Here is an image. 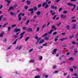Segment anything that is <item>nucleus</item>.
<instances>
[{
	"label": "nucleus",
	"mask_w": 78,
	"mask_h": 78,
	"mask_svg": "<svg viewBox=\"0 0 78 78\" xmlns=\"http://www.w3.org/2000/svg\"><path fill=\"white\" fill-rule=\"evenodd\" d=\"M29 62H34V60H30Z\"/></svg>",
	"instance_id": "cd10ccee"
},
{
	"label": "nucleus",
	"mask_w": 78,
	"mask_h": 78,
	"mask_svg": "<svg viewBox=\"0 0 78 78\" xmlns=\"http://www.w3.org/2000/svg\"><path fill=\"white\" fill-rule=\"evenodd\" d=\"M28 11H33V8H32L29 9Z\"/></svg>",
	"instance_id": "393cba45"
},
{
	"label": "nucleus",
	"mask_w": 78,
	"mask_h": 78,
	"mask_svg": "<svg viewBox=\"0 0 78 78\" xmlns=\"http://www.w3.org/2000/svg\"><path fill=\"white\" fill-rule=\"evenodd\" d=\"M40 39H38V40H37V41L36 42V43H35V44L36 45H37V43H38V42H39V40H40Z\"/></svg>",
	"instance_id": "c9c22d12"
},
{
	"label": "nucleus",
	"mask_w": 78,
	"mask_h": 78,
	"mask_svg": "<svg viewBox=\"0 0 78 78\" xmlns=\"http://www.w3.org/2000/svg\"><path fill=\"white\" fill-rule=\"evenodd\" d=\"M16 26V25L14 24L11 26V27H15Z\"/></svg>",
	"instance_id": "49530a36"
},
{
	"label": "nucleus",
	"mask_w": 78,
	"mask_h": 78,
	"mask_svg": "<svg viewBox=\"0 0 78 78\" xmlns=\"http://www.w3.org/2000/svg\"><path fill=\"white\" fill-rule=\"evenodd\" d=\"M7 41V40L6 39V38H5L3 41V42H6Z\"/></svg>",
	"instance_id": "a18cd8bd"
},
{
	"label": "nucleus",
	"mask_w": 78,
	"mask_h": 78,
	"mask_svg": "<svg viewBox=\"0 0 78 78\" xmlns=\"http://www.w3.org/2000/svg\"><path fill=\"white\" fill-rule=\"evenodd\" d=\"M11 29V27H8V31H10V30Z\"/></svg>",
	"instance_id": "79ce46f5"
},
{
	"label": "nucleus",
	"mask_w": 78,
	"mask_h": 78,
	"mask_svg": "<svg viewBox=\"0 0 78 78\" xmlns=\"http://www.w3.org/2000/svg\"><path fill=\"white\" fill-rule=\"evenodd\" d=\"M26 20V17H25L23 18V20H24V21H25Z\"/></svg>",
	"instance_id": "0e129e2a"
},
{
	"label": "nucleus",
	"mask_w": 78,
	"mask_h": 78,
	"mask_svg": "<svg viewBox=\"0 0 78 78\" xmlns=\"http://www.w3.org/2000/svg\"><path fill=\"white\" fill-rule=\"evenodd\" d=\"M21 20H22V18L20 17H19L18 18V20L20 21Z\"/></svg>",
	"instance_id": "6e6d98bb"
},
{
	"label": "nucleus",
	"mask_w": 78,
	"mask_h": 78,
	"mask_svg": "<svg viewBox=\"0 0 78 78\" xmlns=\"http://www.w3.org/2000/svg\"><path fill=\"white\" fill-rule=\"evenodd\" d=\"M57 34V32H54L53 34L54 35H55V34Z\"/></svg>",
	"instance_id": "5fc2aeb1"
},
{
	"label": "nucleus",
	"mask_w": 78,
	"mask_h": 78,
	"mask_svg": "<svg viewBox=\"0 0 78 78\" xmlns=\"http://www.w3.org/2000/svg\"><path fill=\"white\" fill-rule=\"evenodd\" d=\"M46 4V3L45 2H44V3H43L42 5L43 7H44V6H45Z\"/></svg>",
	"instance_id": "bb28decb"
},
{
	"label": "nucleus",
	"mask_w": 78,
	"mask_h": 78,
	"mask_svg": "<svg viewBox=\"0 0 78 78\" xmlns=\"http://www.w3.org/2000/svg\"><path fill=\"white\" fill-rule=\"evenodd\" d=\"M39 58L40 60H42V59L43 57L42 56H39Z\"/></svg>",
	"instance_id": "09e8293b"
},
{
	"label": "nucleus",
	"mask_w": 78,
	"mask_h": 78,
	"mask_svg": "<svg viewBox=\"0 0 78 78\" xmlns=\"http://www.w3.org/2000/svg\"><path fill=\"white\" fill-rule=\"evenodd\" d=\"M44 41L45 40H42L41 41H40V42L39 43V44H40L44 43Z\"/></svg>",
	"instance_id": "9b49d317"
},
{
	"label": "nucleus",
	"mask_w": 78,
	"mask_h": 78,
	"mask_svg": "<svg viewBox=\"0 0 78 78\" xmlns=\"http://www.w3.org/2000/svg\"><path fill=\"white\" fill-rule=\"evenodd\" d=\"M23 30H27V27H23Z\"/></svg>",
	"instance_id": "e433bc0d"
},
{
	"label": "nucleus",
	"mask_w": 78,
	"mask_h": 78,
	"mask_svg": "<svg viewBox=\"0 0 78 78\" xmlns=\"http://www.w3.org/2000/svg\"><path fill=\"white\" fill-rule=\"evenodd\" d=\"M35 78H40V76H37L35 77Z\"/></svg>",
	"instance_id": "58836bf2"
},
{
	"label": "nucleus",
	"mask_w": 78,
	"mask_h": 78,
	"mask_svg": "<svg viewBox=\"0 0 78 78\" xmlns=\"http://www.w3.org/2000/svg\"><path fill=\"white\" fill-rule=\"evenodd\" d=\"M26 2L27 4V5H30L31 3V2L27 0Z\"/></svg>",
	"instance_id": "f3484780"
},
{
	"label": "nucleus",
	"mask_w": 78,
	"mask_h": 78,
	"mask_svg": "<svg viewBox=\"0 0 78 78\" xmlns=\"http://www.w3.org/2000/svg\"><path fill=\"white\" fill-rule=\"evenodd\" d=\"M41 12L40 11H38L36 12V14L38 15V16L40 15L41 14Z\"/></svg>",
	"instance_id": "2eb2a0df"
},
{
	"label": "nucleus",
	"mask_w": 78,
	"mask_h": 78,
	"mask_svg": "<svg viewBox=\"0 0 78 78\" xmlns=\"http://www.w3.org/2000/svg\"><path fill=\"white\" fill-rule=\"evenodd\" d=\"M37 30L36 31H39V30H40V28L39 27H37Z\"/></svg>",
	"instance_id": "603ef678"
},
{
	"label": "nucleus",
	"mask_w": 78,
	"mask_h": 78,
	"mask_svg": "<svg viewBox=\"0 0 78 78\" xmlns=\"http://www.w3.org/2000/svg\"><path fill=\"white\" fill-rule=\"evenodd\" d=\"M41 6H42V5H41V4L38 5V8H41Z\"/></svg>",
	"instance_id": "2f4dec72"
},
{
	"label": "nucleus",
	"mask_w": 78,
	"mask_h": 78,
	"mask_svg": "<svg viewBox=\"0 0 78 78\" xmlns=\"http://www.w3.org/2000/svg\"><path fill=\"white\" fill-rule=\"evenodd\" d=\"M33 51V49H30L29 51V53H30L31 52V51Z\"/></svg>",
	"instance_id": "72a5a7b5"
},
{
	"label": "nucleus",
	"mask_w": 78,
	"mask_h": 78,
	"mask_svg": "<svg viewBox=\"0 0 78 78\" xmlns=\"http://www.w3.org/2000/svg\"><path fill=\"white\" fill-rule=\"evenodd\" d=\"M73 67L74 69H76V68H77V67L76 66H73Z\"/></svg>",
	"instance_id": "338daca9"
},
{
	"label": "nucleus",
	"mask_w": 78,
	"mask_h": 78,
	"mask_svg": "<svg viewBox=\"0 0 78 78\" xmlns=\"http://www.w3.org/2000/svg\"><path fill=\"white\" fill-rule=\"evenodd\" d=\"M14 36L15 38H17V37H18V36L14 35Z\"/></svg>",
	"instance_id": "e2e57ef3"
},
{
	"label": "nucleus",
	"mask_w": 78,
	"mask_h": 78,
	"mask_svg": "<svg viewBox=\"0 0 78 78\" xmlns=\"http://www.w3.org/2000/svg\"><path fill=\"white\" fill-rule=\"evenodd\" d=\"M62 36L64 35H66V33H62Z\"/></svg>",
	"instance_id": "69168bd1"
},
{
	"label": "nucleus",
	"mask_w": 78,
	"mask_h": 78,
	"mask_svg": "<svg viewBox=\"0 0 78 78\" xmlns=\"http://www.w3.org/2000/svg\"><path fill=\"white\" fill-rule=\"evenodd\" d=\"M68 5H69L70 6H74V9H75V7H76V5L75 4H73L72 3H67Z\"/></svg>",
	"instance_id": "f257e3e1"
},
{
	"label": "nucleus",
	"mask_w": 78,
	"mask_h": 78,
	"mask_svg": "<svg viewBox=\"0 0 78 78\" xmlns=\"http://www.w3.org/2000/svg\"><path fill=\"white\" fill-rule=\"evenodd\" d=\"M10 14L12 16H14V13L13 12H10Z\"/></svg>",
	"instance_id": "b1692460"
},
{
	"label": "nucleus",
	"mask_w": 78,
	"mask_h": 78,
	"mask_svg": "<svg viewBox=\"0 0 78 78\" xmlns=\"http://www.w3.org/2000/svg\"><path fill=\"white\" fill-rule=\"evenodd\" d=\"M15 9L14 7L12 6H11L9 9V11H10L11 10H14Z\"/></svg>",
	"instance_id": "f03ea898"
},
{
	"label": "nucleus",
	"mask_w": 78,
	"mask_h": 78,
	"mask_svg": "<svg viewBox=\"0 0 78 78\" xmlns=\"http://www.w3.org/2000/svg\"><path fill=\"white\" fill-rule=\"evenodd\" d=\"M63 14H67V11L66 10H64L63 11Z\"/></svg>",
	"instance_id": "a878e982"
},
{
	"label": "nucleus",
	"mask_w": 78,
	"mask_h": 78,
	"mask_svg": "<svg viewBox=\"0 0 78 78\" xmlns=\"http://www.w3.org/2000/svg\"><path fill=\"white\" fill-rule=\"evenodd\" d=\"M77 75H78V74L76 73H75L73 74V76H77V77H78V76Z\"/></svg>",
	"instance_id": "473e14b6"
},
{
	"label": "nucleus",
	"mask_w": 78,
	"mask_h": 78,
	"mask_svg": "<svg viewBox=\"0 0 78 78\" xmlns=\"http://www.w3.org/2000/svg\"><path fill=\"white\" fill-rule=\"evenodd\" d=\"M5 1L8 3H10V2H11V1H9V0H5Z\"/></svg>",
	"instance_id": "aec40b11"
},
{
	"label": "nucleus",
	"mask_w": 78,
	"mask_h": 78,
	"mask_svg": "<svg viewBox=\"0 0 78 78\" xmlns=\"http://www.w3.org/2000/svg\"><path fill=\"white\" fill-rule=\"evenodd\" d=\"M69 70L70 71H71V72H73V69L72 68H70Z\"/></svg>",
	"instance_id": "37998d69"
},
{
	"label": "nucleus",
	"mask_w": 78,
	"mask_h": 78,
	"mask_svg": "<svg viewBox=\"0 0 78 78\" xmlns=\"http://www.w3.org/2000/svg\"><path fill=\"white\" fill-rule=\"evenodd\" d=\"M48 34H44V35L42 36V37H44L45 36H47Z\"/></svg>",
	"instance_id": "f704fd0d"
},
{
	"label": "nucleus",
	"mask_w": 78,
	"mask_h": 78,
	"mask_svg": "<svg viewBox=\"0 0 78 78\" xmlns=\"http://www.w3.org/2000/svg\"><path fill=\"white\" fill-rule=\"evenodd\" d=\"M2 17H3V15H2L0 16V21L2 20Z\"/></svg>",
	"instance_id": "ea45409f"
},
{
	"label": "nucleus",
	"mask_w": 78,
	"mask_h": 78,
	"mask_svg": "<svg viewBox=\"0 0 78 78\" xmlns=\"http://www.w3.org/2000/svg\"><path fill=\"white\" fill-rule=\"evenodd\" d=\"M28 8V6L26 5L24 7V8L25 9H27Z\"/></svg>",
	"instance_id": "7c9ffc66"
},
{
	"label": "nucleus",
	"mask_w": 78,
	"mask_h": 78,
	"mask_svg": "<svg viewBox=\"0 0 78 78\" xmlns=\"http://www.w3.org/2000/svg\"><path fill=\"white\" fill-rule=\"evenodd\" d=\"M76 22V20H72L71 22Z\"/></svg>",
	"instance_id": "c03bdc74"
},
{
	"label": "nucleus",
	"mask_w": 78,
	"mask_h": 78,
	"mask_svg": "<svg viewBox=\"0 0 78 78\" xmlns=\"http://www.w3.org/2000/svg\"><path fill=\"white\" fill-rule=\"evenodd\" d=\"M25 32L24 31L20 34V36H23V35L25 34Z\"/></svg>",
	"instance_id": "4468645a"
},
{
	"label": "nucleus",
	"mask_w": 78,
	"mask_h": 78,
	"mask_svg": "<svg viewBox=\"0 0 78 78\" xmlns=\"http://www.w3.org/2000/svg\"><path fill=\"white\" fill-rule=\"evenodd\" d=\"M17 41V39H16V40L14 42L13 44H16V42Z\"/></svg>",
	"instance_id": "4c0bfd02"
},
{
	"label": "nucleus",
	"mask_w": 78,
	"mask_h": 78,
	"mask_svg": "<svg viewBox=\"0 0 78 78\" xmlns=\"http://www.w3.org/2000/svg\"><path fill=\"white\" fill-rule=\"evenodd\" d=\"M76 25L75 24H73L72 25V28L73 29H75L76 28Z\"/></svg>",
	"instance_id": "20e7f679"
},
{
	"label": "nucleus",
	"mask_w": 78,
	"mask_h": 78,
	"mask_svg": "<svg viewBox=\"0 0 78 78\" xmlns=\"http://www.w3.org/2000/svg\"><path fill=\"white\" fill-rule=\"evenodd\" d=\"M66 28L68 30H70V26H69V25H67L66 26Z\"/></svg>",
	"instance_id": "6ab92c4d"
},
{
	"label": "nucleus",
	"mask_w": 78,
	"mask_h": 78,
	"mask_svg": "<svg viewBox=\"0 0 78 78\" xmlns=\"http://www.w3.org/2000/svg\"><path fill=\"white\" fill-rule=\"evenodd\" d=\"M22 15V16H23L25 15V14L24 13L22 14V13H20L19 14L18 16V17H20V16Z\"/></svg>",
	"instance_id": "6e6552de"
},
{
	"label": "nucleus",
	"mask_w": 78,
	"mask_h": 78,
	"mask_svg": "<svg viewBox=\"0 0 78 78\" xmlns=\"http://www.w3.org/2000/svg\"><path fill=\"white\" fill-rule=\"evenodd\" d=\"M27 31H32L33 30H32V28H28L27 30Z\"/></svg>",
	"instance_id": "1a4fd4ad"
},
{
	"label": "nucleus",
	"mask_w": 78,
	"mask_h": 78,
	"mask_svg": "<svg viewBox=\"0 0 78 78\" xmlns=\"http://www.w3.org/2000/svg\"><path fill=\"white\" fill-rule=\"evenodd\" d=\"M57 16V15H55V16H54L53 18L52 19H53L54 20H55V19L56 18V16Z\"/></svg>",
	"instance_id": "de8ad7c7"
},
{
	"label": "nucleus",
	"mask_w": 78,
	"mask_h": 78,
	"mask_svg": "<svg viewBox=\"0 0 78 78\" xmlns=\"http://www.w3.org/2000/svg\"><path fill=\"white\" fill-rule=\"evenodd\" d=\"M47 43H45L43 44V46H47Z\"/></svg>",
	"instance_id": "8fccbe9b"
},
{
	"label": "nucleus",
	"mask_w": 78,
	"mask_h": 78,
	"mask_svg": "<svg viewBox=\"0 0 78 78\" xmlns=\"http://www.w3.org/2000/svg\"><path fill=\"white\" fill-rule=\"evenodd\" d=\"M52 28H53L55 30H56V28L55 27V26H53L52 27Z\"/></svg>",
	"instance_id": "4be33fe9"
},
{
	"label": "nucleus",
	"mask_w": 78,
	"mask_h": 78,
	"mask_svg": "<svg viewBox=\"0 0 78 78\" xmlns=\"http://www.w3.org/2000/svg\"><path fill=\"white\" fill-rule=\"evenodd\" d=\"M30 39V37H27L25 39V41L26 42V41H28V39Z\"/></svg>",
	"instance_id": "c756f323"
},
{
	"label": "nucleus",
	"mask_w": 78,
	"mask_h": 78,
	"mask_svg": "<svg viewBox=\"0 0 78 78\" xmlns=\"http://www.w3.org/2000/svg\"><path fill=\"white\" fill-rule=\"evenodd\" d=\"M30 13L31 15H33V13H34V11H32Z\"/></svg>",
	"instance_id": "4d7b16f0"
},
{
	"label": "nucleus",
	"mask_w": 78,
	"mask_h": 78,
	"mask_svg": "<svg viewBox=\"0 0 78 78\" xmlns=\"http://www.w3.org/2000/svg\"><path fill=\"white\" fill-rule=\"evenodd\" d=\"M33 10H34V11H37V7H34Z\"/></svg>",
	"instance_id": "412c9836"
},
{
	"label": "nucleus",
	"mask_w": 78,
	"mask_h": 78,
	"mask_svg": "<svg viewBox=\"0 0 78 78\" xmlns=\"http://www.w3.org/2000/svg\"><path fill=\"white\" fill-rule=\"evenodd\" d=\"M68 38L67 37H66L65 38H63L62 39H60V41H64V40H66V39H67Z\"/></svg>",
	"instance_id": "9d476101"
},
{
	"label": "nucleus",
	"mask_w": 78,
	"mask_h": 78,
	"mask_svg": "<svg viewBox=\"0 0 78 78\" xmlns=\"http://www.w3.org/2000/svg\"><path fill=\"white\" fill-rule=\"evenodd\" d=\"M29 22H30V20H27V23H26V25H28Z\"/></svg>",
	"instance_id": "864d4df0"
},
{
	"label": "nucleus",
	"mask_w": 78,
	"mask_h": 78,
	"mask_svg": "<svg viewBox=\"0 0 78 78\" xmlns=\"http://www.w3.org/2000/svg\"><path fill=\"white\" fill-rule=\"evenodd\" d=\"M16 49H18L19 50H20L21 48H22V46H17L16 48Z\"/></svg>",
	"instance_id": "ddd939ff"
},
{
	"label": "nucleus",
	"mask_w": 78,
	"mask_h": 78,
	"mask_svg": "<svg viewBox=\"0 0 78 78\" xmlns=\"http://www.w3.org/2000/svg\"><path fill=\"white\" fill-rule=\"evenodd\" d=\"M54 31V30L51 29L49 32H48V34H51V33Z\"/></svg>",
	"instance_id": "dca6fc26"
},
{
	"label": "nucleus",
	"mask_w": 78,
	"mask_h": 78,
	"mask_svg": "<svg viewBox=\"0 0 78 78\" xmlns=\"http://www.w3.org/2000/svg\"><path fill=\"white\" fill-rule=\"evenodd\" d=\"M73 37H74V36H73V35L70 36L69 37L70 39H72Z\"/></svg>",
	"instance_id": "5701e85b"
},
{
	"label": "nucleus",
	"mask_w": 78,
	"mask_h": 78,
	"mask_svg": "<svg viewBox=\"0 0 78 78\" xmlns=\"http://www.w3.org/2000/svg\"><path fill=\"white\" fill-rule=\"evenodd\" d=\"M4 33H5V31H3L0 34V37H3Z\"/></svg>",
	"instance_id": "39448f33"
},
{
	"label": "nucleus",
	"mask_w": 78,
	"mask_h": 78,
	"mask_svg": "<svg viewBox=\"0 0 78 78\" xmlns=\"http://www.w3.org/2000/svg\"><path fill=\"white\" fill-rule=\"evenodd\" d=\"M51 9H57V6H55L54 5H51Z\"/></svg>",
	"instance_id": "7ed1b4c3"
},
{
	"label": "nucleus",
	"mask_w": 78,
	"mask_h": 78,
	"mask_svg": "<svg viewBox=\"0 0 78 78\" xmlns=\"http://www.w3.org/2000/svg\"><path fill=\"white\" fill-rule=\"evenodd\" d=\"M20 31V29H17V28H16L15 30V32H16L17 33L18 31Z\"/></svg>",
	"instance_id": "f8f14e48"
},
{
	"label": "nucleus",
	"mask_w": 78,
	"mask_h": 78,
	"mask_svg": "<svg viewBox=\"0 0 78 78\" xmlns=\"http://www.w3.org/2000/svg\"><path fill=\"white\" fill-rule=\"evenodd\" d=\"M48 8V5L47 4H46L44 7V8L46 9L47 8Z\"/></svg>",
	"instance_id": "a211bd4d"
},
{
	"label": "nucleus",
	"mask_w": 78,
	"mask_h": 78,
	"mask_svg": "<svg viewBox=\"0 0 78 78\" xmlns=\"http://www.w3.org/2000/svg\"><path fill=\"white\" fill-rule=\"evenodd\" d=\"M44 39H45V40H48L49 39L48 37H45Z\"/></svg>",
	"instance_id": "680f3d73"
},
{
	"label": "nucleus",
	"mask_w": 78,
	"mask_h": 78,
	"mask_svg": "<svg viewBox=\"0 0 78 78\" xmlns=\"http://www.w3.org/2000/svg\"><path fill=\"white\" fill-rule=\"evenodd\" d=\"M66 15H64L63 14H61V18H62V19H65V18H66Z\"/></svg>",
	"instance_id": "423d86ee"
},
{
	"label": "nucleus",
	"mask_w": 78,
	"mask_h": 78,
	"mask_svg": "<svg viewBox=\"0 0 78 78\" xmlns=\"http://www.w3.org/2000/svg\"><path fill=\"white\" fill-rule=\"evenodd\" d=\"M3 7V5H1V6H0V9H2Z\"/></svg>",
	"instance_id": "13d9d810"
},
{
	"label": "nucleus",
	"mask_w": 78,
	"mask_h": 78,
	"mask_svg": "<svg viewBox=\"0 0 78 78\" xmlns=\"http://www.w3.org/2000/svg\"><path fill=\"white\" fill-rule=\"evenodd\" d=\"M56 67H57L56 66H54L53 67V68L54 69H55Z\"/></svg>",
	"instance_id": "a19ab883"
},
{
	"label": "nucleus",
	"mask_w": 78,
	"mask_h": 78,
	"mask_svg": "<svg viewBox=\"0 0 78 78\" xmlns=\"http://www.w3.org/2000/svg\"><path fill=\"white\" fill-rule=\"evenodd\" d=\"M57 51V49H54L53 50V52L52 53L53 55H54V54H56V52Z\"/></svg>",
	"instance_id": "0eeeda50"
},
{
	"label": "nucleus",
	"mask_w": 78,
	"mask_h": 78,
	"mask_svg": "<svg viewBox=\"0 0 78 78\" xmlns=\"http://www.w3.org/2000/svg\"><path fill=\"white\" fill-rule=\"evenodd\" d=\"M35 38L36 39H38V37H37V35L35 36Z\"/></svg>",
	"instance_id": "052dcab7"
},
{
	"label": "nucleus",
	"mask_w": 78,
	"mask_h": 78,
	"mask_svg": "<svg viewBox=\"0 0 78 78\" xmlns=\"http://www.w3.org/2000/svg\"><path fill=\"white\" fill-rule=\"evenodd\" d=\"M71 43L73 44V45H75V44H76V43L75 41H72Z\"/></svg>",
	"instance_id": "c85d7f7f"
},
{
	"label": "nucleus",
	"mask_w": 78,
	"mask_h": 78,
	"mask_svg": "<svg viewBox=\"0 0 78 78\" xmlns=\"http://www.w3.org/2000/svg\"><path fill=\"white\" fill-rule=\"evenodd\" d=\"M55 14L56 13H55V12H53L52 13H51V15H52V16H55Z\"/></svg>",
	"instance_id": "3c124183"
},
{
	"label": "nucleus",
	"mask_w": 78,
	"mask_h": 78,
	"mask_svg": "<svg viewBox=\"0 0 78 78\" xmlns=\"http://www.w3.org/2000/svg\"><path fill=\"white\" fill-rule=\"evenodd\" d=\"M74 51L75 52V53H78V51L76 50V49H74Z\"/></svg>",
	"instance_id": "bf43d9fd"
},
{
	"label": "nucleus",
	"mask_w": 78,
	"mask_h": 78,
	"mask_svg": "<svg viewBox=\"0 0 78 78\" xmlns=\"http://www.w3.org/2000/svg\"><path fill=\"white\" fill-rule=\"evenodd\" d=\"M61 10H62V8H60L59 9L58 11L60 12L61 11Z\"/></svg>",
	"instance_id": "774afa93"
}]
</instances>
